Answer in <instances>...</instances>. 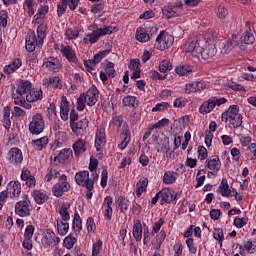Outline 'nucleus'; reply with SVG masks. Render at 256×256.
I'll list each match as a JSON object with an SVG mask.
<instances>
[{
    "mask_svg": "<svg viewBox=\"0 0 256 256\" xmlns=\"http://www.w3.org/2000/svg\"><path fill=\"white\" fill-rule=\"evenodd\" d=\"M32 87L33 84L29 80H21L16 83L12 90V100L14 105H18V107H23L24 109H31V104L27 103L25 98Z\"/></svg>",
    "mask_w": 256,
    "mask_h": 256,
    "instance_id": "f257e3e1",
    "label": "nucleus"
},
{
    "mask_svg": "<svg viewBox=\"0 0 256 256\" xmlns=\"http://www.w3.org/2000/svg\"><path fill=\"white\" fill-rule=\"evenodd\" d=\"M36 33L35 31H30L26 37V49L29 53H33L37 47H43V43L47 37V25L41 23L37 27Z\"/></svg>",
    "mask_w": 256,
    "mask_h": 256,
    "instance_id": "f03ea898",
    "label": "nucleus"
},
{
    "mask_svg": "<svg viewBox=\"0 0 256 256\" xmlns=\"http://www.w3.org/2000/svg\"><path fill=\"white\" fill-rule=\"evenodd\" d=\"M99 101V89L97 86H91L86 93L80 94L77 99V110L83 111L85 109V105L88 107H94Z\"/></svg>",
    "mask_w": 256,
    "mask_h": 256,
    "instance_id": "7ed1b4c3",
    "label": "nucleus"
},
{
    "mask_svg": "<svg viewBox=\"0 0 256 256\" xmlns=\"http://www.w3.org/2000/svg\"><path fill=\"white\" fill-rule=\"evenodd\" d=\"M222 121H230L234 128L243 125V116L239 114V105H231L228 110L222 113Z\"/></svg>",
    "mask_w": 256,
    "mask_h": 256,
    "instance_id": "20e7f679",
    "label": "nucleus"
},
{
    "mask_svg": "<svg viewBox=\"0 0 256 256\" xmlns=\"http://www.w3.org/2000/svg\"><path fill=\"white\" fill-rule=\"evenodd\" d=\"M111 33H113V26H103L102 28H97L83 38V43L85 45H93L99 41L100 37L111 35Z\"/></svg>",
    "mask_w": 256,
    "mask_h": 256,
    "instance_id": "39448f33",
    "label": "nucleus"
},
{
    "mask_svg": "<svg viewBox=\"0 0 256 256\" xmlns=\"http://www.w3.org/2000/svg\"><path fill=\"white\" fill-rule=\"evenodd\" d=\"M31 201L27 199V195L23 194V200L18 201L14 206V213L18 217H31Z\"/></svg>",
    "mask_w": 256,
    "mask_h": 256,
    "instance_id": "423d86ee",
    "label": "nucleus"
},
{
    "mask_svg": "<svg viewBox=\"0 0 256 256\" xmlns=\"http://www.w3.org/2000/svg\"><path fill=\"white\" fill-rule=\"evenodd\" d=\"M69 189H71V184L67 181V175L62 174L58 182L52 187V194L57 198L63 197L65 193H69Z\"/></svg>",
    "mask_w": 256,
    "mask_h": 256,
    "instance_id": "0eeeda50",
    "label": "nucleus"
},
{
    "mask_svg": "<svg viewBox=\"0 0 256 256\" xmlns=\"http://www.w3.org/2000/svg\"><path fill=\"white\" fill-rule=\"evenodd\" d=\"M225 103H227V98H210L200 106L199 112L201 115H207L211 113L215 107H221V105H225Z\"/></svg>",
    "mask_w": 256,
    "mask_h": 256,
    "instance_id": "6e6552de",
    "label": "nucleus"
},
{
    "mask_svg": "<svg viewBox=\"0 0 256 256\" xmlns=\"http://www.w3.org/2000/svg\"><path fill=\"white\" fill-rule=\"evenodd\" d=\"M45 130V121L43 120V114L37 113L32 117V121L29 124V131L32 135H41Z\"/></svg>",
    "mask_w": 256,
    "mask_h": 256,
    "instance_id": "1a4fd4ad",
    "label": "nucleus"
},
{
    "mask_svg": "<svg viewBox=\"0 0 256 256\" xmlns=\"http://www.w3.org/2000/svg\"><path fill=\"white\" fill-rule=\"evenodd\" d=\"M74 179L79 187H84L87 191H93V181L89 178V171L82 170L77 172Z\"/></svg>",
    "mask_w": 256,
    "mask_h": 256,
    "instance_id": "9d476101",
    "label": "nucleus"
},
{
    "mask_svg": "<svg viewBox=\"0 0 256 256\" xmlns=\"http://www.w3.org/2000/svg\"><path fill=\"white\" fill-rule=\"evenodd\" d=\"M173 36L167 32H161L156 37V47L160 51H165V49H169L173 45Z\"/></svg>",
    "mask_w": 256,
    "mask_h": 256,
    "instance_id": "9b49d317",
    "label": "nucleus"
},
{
    "mask_svg": "<svg viewBox=\"0 0 256 256\" xmlns=\"http://www.w3.org/2000/svg\"><path fill=\"white\" fill-rule=\"evenodd\" d=\"M59 243H61V238H59L55 232L47 230L42 239V245L44 249H53V247H57Z\"/></svg>",
    "mask_w": 256,
    "mask_h": 256,
    "instance_id": "f8f14e48",
    "label": "nucleus"
},
{
    "mask_svg": "<svg viewBox=\"0 0 256 256\" xmlns=\"http://www.w3.org/2000/svg\"><path fill=\"white\" fill-rule=\"evenodd\" d=\"M186 53H192V57L199 59L201 57V45L197 38H190L185 44L184 47Z\"/></svg>",
    "mask_w": 256,
    "mask_h": 256,
    "instance_id": "ddd939ff",
    "label": "nucleus"
},
{
    "mask_svg": "<svg viewBox=\"0 0 256 256\" xmlns=\"http://www.w3.org/2000/svg\"><path fill=\"white\" fill-rule=\"evenodd\" d=\"M70 127L74 135H77L78 137L85 135L87 127H89V120H87V118H82L76 122L70 123Z\"/></svg>",
    "mask_w": 256,
    "mask_h": 256,
    "instance_id": "4468645a",
    "label": "nucleus"
},
{
    "mask_svg": "<svg viewBox=\"0 0 256 256\" xmlns=\"http://www.w3.org/2000/svg\"><path fill=\"white\" fill-rule=\"evenodd\" d=\"M181 7V2L170 3L162 9V15H164V17H167V19L179 17V13H181Z\"/></svg>",
    "mask_w": 256,
    "mask_h": 256,
    "instance_id": "2eb2a0df",
    "label": "nucleus"
},
{
    "mask_svg": "<svg viewBox=\"0 0 256 256\" xmlns=\"http://www.w3.org/2000/svg\"><path fill=\"white\" fill-rule=\"evenodd\" d=\"M43 100V90L41 88H31L30 91L26 94L25 101L28 105L31 103H37V101Z\"/></svg>",
    "mask_w": 256,
    "mask_h": 256,
    "instance_id": "dca6fc26",
    "label": "nucleus"
},
{
    "mask_svg": "<svg viewBox=\"0 0 256 256\" xmlns=\"http://www.w3.org/2000/svg\"><path fill=\"white\" fill-rule=\"evenodd\" d=\"M43 67L48 71H52V73H59V71H61V62L55 57L45 58Z\"/></svg>",
    "mask_w": 256,
    "mask_h": 256,
    "instance_id": "f3484780",
    "label": "nucleus"
},
{
    "mask_svg": "<svg viewBox=\"0 0 256 256\" xmlns=\"http://www.w3.org/2000/svg\"><path fill=\"white\" fill-rule=\"evenodd\" d=\"M112 205H113V197L106 196L102 204V209H104L103 215L105 219H107L108 221H111V219H113Z\"/></svg>",
    "mask_w": 256,
    "mask_h": 256,
    "instance_id": "a211bd4d",
    "label": "nucleus"
},
{
    "mask_svg": "<svg viewBox=\"0 0 256 256\" xmlns=\"http://www.w3.org/2000/svg\"><path fill=\"white\" fill-rule=\"evenodd\" d=\"M21 181L25 182L26 187H29V189H33L35 185H37V180L35 179V176L31 175V171L27 168H23L20 175Z\"/></svg>",
    "mask_w": 256,
    "mask_h": 256,
    "instance_id": "6ab92c4d",
    "label": "nucleus"
},
{
    "mask_svg": "<svg viewBox=\"0 0 256 256\" xmlns=\"http://www.w3.org/2000/svg\"><path fill=\"white\" fill-rule=\"evenodd\" d=\"M60 53L65 57L70 63H77V55H75V50L69 45H61Z\"/></svg>",
    "mask_w": 256,
    "mask_h": 256,
    "instance_id": "aec40b11",
    "label": "nucleus"
},
{
    "mask_svg": "<svg viewBox=\"0 0 256 256\" xmlns=\"http://www.w3.org/2000/svg\"><path fill=\"white\" fill-rule=\"evenodd\" d=\"M9 161L13 165H21L23 163V152L21 149L14 147L9 151Z\"/></svg>",
    "mask_w": 256,
    "mask_h": 256,
    "instance_id": "412c9836",
    "label": "nucleus"
},
{
    "mask_svg": "<svg viewBox=\"0 0 256 256\" xmlns=\"http://www.w3.org/2000/svg\"><path fill=\"white\" fill-rule=\"evenodd\" d=\"M6 191L13 199H18L19 195H21V182L18 180L9 182Z\"/></svg>",
    "mask_w": 256,
    "mask_h": 256,
    "instance_id": "4be33fe9",
    "label": "nucleus"
},
{
    "mask_svg": "<svg viewBox=\"0 0 256 256\" xmlns=\"http://www.w3.org/2000/svg\"><path fill=\"white\" fill-rule=\"evenodd\" d=\"M42 85H44V87H50L51 89H61V87H63L61 78L57 76L43 78Z\"/></svg>",
    "mask_w": 256,
    "mask_h": 256,
    "instance_id": "5701e85b",
    "label": "nucleus"
},
{
    "mask_svg": "<svg viewBox=\"0 0 256 256\" xmlns=\"http://www.w3.org/2000/svg\"><path fill=\"white\" fill-rule=\"evenodd\" d=\"M107 143V135L105 134V128H98L95 136L96 151H101V145Z\"/></svg>",
    "mask_w": 256,
    "mask_h": 256,
    "instance_id": "b1692460",
    "label": "nucleus"
},
{
    "mask_svg": "<svg viewBox=\"0 0 256 256\" xmlns=\"http://www.w3.org/2000/svg\"><path fill=\"white\" fill-rule=\"evenodd\" d=\"M205 167L210 169V171H220L221 170V159L219 156H212L205 161Z\"/></svg>",
    "mask_w": 256,
    "mask_h": 256,
    "instance_id": "393cba45",
    "label": "nucleus"
},
{
    "mask_svg": "<svg viewBox=\"0 0 256 256\" xmlns=\"http://www.w3.org/2000/svg\"><path fill=\"white\" fill-rule=\"evenodd\" d=\"M21 65H23V61L20 58H14L8 65L4 66L3 71L6 75H11V73H15Z\"/></svg>",
    "mask_w": 256,
    "mask_h": 256,
    "instance_id": "a878e982",
    "label": "nucleus"
},
{
    "mask_svg": "<svg viewBox=\"0 0 256 256\" xmlns=\"http://www.w3.org/2000/svg\"><path fill=\"white\" fill-rule=\"evenodd\" d=\"M54 227L58 235H60V237H65V235L69 233V223L63 220H60V218L56 219V222L54 223Z\"/></svg>",
    "mask_w": 256,
    "mask_h": 256,
    "instance_id": "bb28decb",
    "label": "nucleus"
},
{
    "mask_svg": "<svg viewBox=\"0 0 256 256\" xmlns=\"http://www.w3.org/2000/svg\"><path fill=\"white\" fill-rule=\"evenodd\" d=\"M71 157H73V150H71V148H64L54 157V163H56V161L58 163H66Z\"/></svg>",
    "mask_w": 256,
    "mask_h": 256,
    "instance_id": "cd10ccee",
    "label": "nucleus"
},
{
    "mask_svg": "<svg viewBox=\"0 0 256 256\" xmlns=\"http://www.w3.org/2000/svg\"><path fill=\"white\" fill-rule=\"evenodd\" d=\"M217 55V47L213 44H209L205 49L201 48L200 57L204 60L213 59Z\"/></svg>",
    "mask_w": 256,
    "mask_h": 256,
    "instance_id": "c85d7f7f",
    "label": "nucleus"
},
{
    "mask_svg": "<svg viewBox=\"0 0 256 256\" xmlns=\"http://www.w3.org/2000/svg\"><path fill=\"white\" fill-rule=\"evenodd\" d=\"M63 174H61V171H59V169L55 168V167H50L47 169L46 175L44 177V181L46 183H51L54 179H60V177Z\"/></svg>",
    "mask_w": 256,
    "mask_h": 256,
    "instance_id": "c756f323",
    "label": "nucleus"
},
{
    "mask_svg": "<svg viewBox=\"0 0 256 256\" xmlns=\"http://www.w3.org/2000/svg\"><path fill=\"white\" fill-rule=\"evenodd\" d=\"M72 149L74 151V155L76 157H79V155H83L85 151H87V141L83 139H78L72 146Z\"/></svg>",
    "mask_w": 256,
    "mask_h": 256,
    "instance_id": "7c9ffc66",
    "label": "nucleus"
},
{
    "mask_svg": "<svg viewBox=\"0 0 256 256\" xmlns=\"http://www.w3.org/2000/svg\"><path fill=\"white\" fill-rule=\"evenodd\" d=\"M69 111V102L65 96H62L60 104V117L62 121H67L69 119Z\"/></svg>",
    "mask_w": 256,
    "mask_h": 256,
    "instance_id": "2f4dec72",
    "label": "nucleus"
},
{
    "mask_svg": "<svg viewBox=\"0 0 256 256\" xmlns=\"http://www.w3.org/2000/svg\"><path fill=\"white\" fill-rule=\"evenodd\" d=\"M48 144L49 138H47V136L31 141V146L33 147V149H35V151H43V149H45Z\"/></svg>",
    "mask_w": 256,
    "mask_h": 256,
    "instance_id": "473e14b6",
    "label": "nucleus"
},
{
    "mask_svg": "<svg viewBox=\"0 0 256 256\" xmlns=\"http://www.w3.org/2000/svg\"><path fill=\"white\" fill-rule=\"evenodd\" d=\"M32 197L37 205H43L49 200V196L47 195V193L41 190H34L32 192Z\"/></svg>",
    "mask_w": 256,
    "mask_h": 256,
    "instance_id": "72a5a7b5",
    "label": "nucleus"
},
{
    "mask_svg": "<svg viewBox=\"0 0 256 256\" xmlns=\"http://www.w3.org/2000/svg\"><path fill=\"white\" fill-rule=\"evenodd\" d=\"M147 185H149V179L142 177L136 183V197H141L144 191H147Z\"/></svg>",
    "mask_w": 256,
    "mask_h": 256,
    "instance_id": "f704fd0d",
    "label": "nucleus"
},
{
    "mask_svg": "<svg viewBox=\"0 0 256 256\" xmlns=\"http://www.w3.org/2000/svg\"><path fill=\"white\" fill-rule=\"evenodd\" d=\"M218 192L222 197H231V190L229 189V182L227 178H222L218 187Z\"/></svg>",
    "mask_w": 256,
    "mask_h": 256,
    "instance_id": "c9c22d12",
    "label": "nucleus"
},
{
    "mask_svg": "<svg viewBox=\"0 0 256 256\" xmlns=\"http://www.w3.org/2000/svg\"><path fill=\"white\" fill-rule=\"evenodd\" d=\"M79 39V30L75 27H68L65 29V40L66 41H75Z\"/></svg>",
    "mask_w": 256,
    "mask_h": 256,
    "instance_id": "e433bc0d",
    "label": "nucleus"
},
{
    "mask_svg": "<svg viewBox=\"0 0 256 256\" xmlns=\"http://www.w3.org/2000/svg\"><path fill=\"white\" fill-rule=\"evenodd\" d=\"M132 235L136 241H141V239H143V226L141 225V221L135 222Z\"/></svg>",
    "mask_w": 256,
    "mask_h": 256,
    "instance_id": "4c0bfd02",
    "label": "nucleus"
},
{
    "mask_svg": "<svg viewBox=\"0 0 256 256\" xmlns=\"http://www.w3.org/2000/svg\"><path fill=\"white\" fill-rule=\"evenodd\" d=\"M160 195V203L163 205V203H171L173 202V194L171 193V190L169 189H163L162 191L158 192Z\"/></svg>",
    "mask_w": 256,
    "mask_h": 256,
    "instance_id": "58836bf2",
    "label": "nucleus"
},
{
    "mask_svg": "<svg viewBox=\"0 0 256 256\" xmlns=\"http://www.w3.org/2000/svg\"><path fill=\"white\" fill-rule=\"evenodd\" d=\"M71 205L69 204H63L61 208L59 209L58 213L61 218H59L61 221L68 222L71 219V215L69 214V208Z\"/></svg>",
    "mask_w": 256,
    "mask_h": 256,
    "instance_id": "ea45409f",
    "label": "nucleus"
},
{
    "mask_svg": "<svg viewBox=\"0 0 256 256\" xmlns=\"http://www.w3.org/2000/svg\"><path fill=\"white\" fill-rule=\"evenodd\" d=\"M136 39L140 43H147V41H149L150 39V36L145 28L140 27V28H137L136 30Z\"/></svg>",
    "mask_w": 256,
    "mask_h": 256,
    "instance_id": "a19ab883",
    "label": "nucleus"
},
{
    "mask_svg": "<svg viewBox=\"0 0 256 256\" xmlns=\"http://www.w3.org/2000/svg\"><path fill=\"white\" fill-rule=\"evenodd\" d=\"M175 181H177V173L171 170H168L164 173V176H163L164 185H173Z\"/></svg>",
    "mask_w": 256,
    "mask_h": 256,
    "instance_id": "79ce46f5",
    "label": "nucleus"
},
{
    "mask_svg": "<svg viewBox=\"0 0 256 256\" xmlns=\"http://www.w3.org/2000/svg\"><path fill=\"white\" fill-rule=\"evenodd\" d=\"M3 113L4 129L9 131L11 129V109L9 106L4 107Z\"/></svg>",
    "mask_w": 256,
    "mask_h": 256,
    "instance_id": "37998d69",
    "label": "nucleus"
},
{
    "mask_svg": "<svg viewBox=\"0 0 256 256\" xmlns=\"http://www.w3.org/2000/svg\"><path fill=\"white\" fill-rule=\"evenodd\" d=\"M177 75H181L182 77L185 75H189L193 72V66L191 65H179L175 68Z\"/></svg>",
    "mask_w": 256,
    "mask_h": 256,
    "instance_id": "c03bdc74",
    "label": "nucleus"
},
{
    "mask_svg": "<svg viewBox=\"0 0 256 256\" xmlns=\"http://www.w3.org/2000/svg\"><path fill=\"white\" fill-rule=\"evenodd\" d=\"M72 228L77 233H79L83 229V222L81 221V216L77 212H75V214H74V219H73V222H72Z\"/></svg>",
    "mask_w": 256,
    "mask_h": 256,
    "instance_id": "a18cd8bd",
    "label": "nucleus"
},
{
    "mask_svg": "<svg viewBox=\"0 0 256 256\" xmlns=\"http://www.w3.org/2000/svg\"><path fill=\"white\" fill-rule=\"evenodd\" d=\"M55 139L56 140L54 141V145L55 147H59V145H63V143H66L67 133L64 131L56 132Z\"/></svg>",
    "mask_w": 256,
    "mask_h": 256,
    "instance_id": "49530a36",
    "label": "nucleus"
},
{
    "mask_svg": "<svg viewBox=\"0 0 256 256\" xmlns=\"http://www.w3.org/2000/svg\"><path fill=\"white\" fill-rule=\"evenodd\" d=\"M77 244V238L73 237V235H68L64 241H63V246L65 247V249H73V247H75V245Z\"/></svg>",
    "mask_w": 256,
    "mask_h": 256,
    "instance_id": "de8ad7c7",
    "label": "nucleus"
},
{
    "mask_svg": "<svg viewBox=\"0 0 256 256\" xmlns=\"http://www.w3.org/2000/svg\"><path fill=\"white\" fill-rule=\"evenodd\" d=\"M117 203H118V208L120 209V213L127 212V210L129 209V203H130L129 199L119 197L117 200Z\"/></svg>",
    "mask_w": 256,
    "mask_h": 256,
    "instance_id": "09e8293b",
    "label": "nucleus"
},
{
    "mask_svg": "<svg viewBox=\"0 0 256 256\" xmlns=\"http://www.w3.org/2000/svg\"><path fill=\"white\" fill-rule=\"evenodd\" d=\"M247 223H249V218H247V216H244L242 218L241 217H235L233 225L237 229H243V227H245V225H247Z\"/></svg>",
    "mask_w": 256,
    "mask_h": 256,
    "instance_id": "8fccbe9b",
    "label": "nucleus"
},
{
    "mask_svg": "<svg viewBox=\"0 0 256 256\" xmlns=\"http://www.w3.org/2000/svg\"><path fill=\"white\" fill-rule=\"evenodd\" d=\"M122 103H123L124 107L135 108L137 105V97L126 96L123 98Z\"/></svg>",
    "mask_w": 256,
    "mask_h": 256,
    "instance_id": "3c124183",
    "label": "nucleus"
},
{
    "mask_svg": "<svg viewBox=\"0 0 256 256\" xmlns=\"http://www.w3.org/2000/svg\"><path fill=\"white\" fill-rule=\"evenodd\" d=\"M169 107V102L157 103L155 107L152 108V113H163V111H167Z\"/></svg>",
    "mask_w": 256,
    "mask_h": 256,
    "instance_id": "603ef678",
    "label": "nucleus"
},
{
    "mask_svg": "<svg viewBox=\"0 0 256 256\" xmlns=\"http://www.w3.org/2000/svg\"><path fill=\"white\" fill-rule=\"evenodd\" d=\"M173 69V65L169 60H162L159 65L160 73H167V71H171Z\"/></svg>",
    "mask_w": 256,
    "mask_h": 256,
    "instance_id": "864d4df0",
    "label": "nucleus"
},
{
    "mask_svg": "<svg viewBox=\"0 0 256 256\" xmlns=\"http://www.w3.org/2000/svg\"><path fill=\"white\" fill-rule=\"evenodd\" d=\"M67 0H61L57 5V17H63L64 13L67 11Z\"/></svg>",
    "mask_w": 256,
    "mask_h": 256,
    "instance_id": "5fc2aeb1",
    "label": "nucleus"
},
{
    "mask_svg": "<svg viewBox=\"0 0 256 256\" xmlns=\"http://www.w3.org/2000/svg\"><path fill=\"white\" fill-rule=\"evenodd\" d=\"M101 249H103V241L98 239L92 246V256H99Z\"/></svg>",
    "mask_w": 256,
    "mask_h": 256,
    "instance_id": "6e6d98bb",
    "label": "nucleus"
},
{
    "mask_svg": "<svg viewBox=\"0 0 256 256\" xmlns=\"http://www.w3.org/2000/svg\"><path fill=\"white\" fill-rule=\"evenodd\" d=\"M165 223V219L160 218L157 222H155L152 226V235H157V233H159V231H161V228L163 227Z\"/></svg>",
    "mask_w": 256,
    "mask_h": 256,
    "instance_id": "4d7b16f0",
    "label": "nucleus"
},
{
    "mask_svg": "<svg viewBox=\"0 0 256 256\" xmlns=\"http://www.w3.org/2000/svg\"><path fill=\"white\" fill-rule=\"evenodd\" d=\"M8 19H9V13L7 12V10H1L0 11V27H3L5 29V27H7Z\"/></svg>",
    "mask_w": 256,
    "mask_h": 256,
    "instance_id": "13d9d810",
    "label": "nucleus"
},
{
    "mask_svg": "<svg viewBox=\"0 0 256 256\" xmlns=\"http://www.w3.org/2000/svg\"><path fill=\"white\" fill-rule=\"evenodd\" d=\"M187 105V99L185 97H178L173 102L175 109H183Z\"/></svg>",
    "mask_w": 256,
    "mask_h": 256,
    "instance_id": "bf43d9fd",
    "label": "nucleus"
},
{
    "mask_svg": "<svg viewBox=\"0 0 256 256\" xmlns=\"http://www.w3.org/2000/svg\"><path fill=\"white\" fill-rule=\"evenodd\" d=\"M169 125V119L163 118L159 120L157 123L150 126V131H153V129H161L162 127H167Z\"/></svg>",
    "mask_w": 256,
    "mask_h": 256,
    "instance_id": "052dcab7",
    "label": "nucleus"
},
{
    "mask_svg": "<svg viewBox=\"0 0 256 256\" xmlns=\"http://www.w3.org/2000/svg\"><path fill=\"white\" fill-rule=\"evenodd\" d=\"M235 45H237V43L235 41H233V40L226 41L224 43L223 48H222V53H225L226 55L228 53H231V51L235 47Z\"/></svg>",
    "mask_w": 256,
    "mask_h": 256,
    "instance_id": "680f3d73",
    "label": "nucleus"
},
{
    "mask_svg": "<svg viewBox=\"0 0 256 256\" xmlns=\"http://www.w3.org/2000/svg\"><path fill=\"white\" fill-rule=\"evenodd\" d=\"M243 41L246 45H252V43H255V36L251 33V29L246 30Z\"/></svg>",
    "mask_w": 256,
    "mask_h": 256,
    "instance_id": "e2e57ef3",
    "label": "nucleus"
},
{
    "mask_svg": "<svg viewBox=\"0 0 256 256\" xmlns=\"http://www.w3.org/2000/svg\"><path fill=\"white\" fill-rule=\"evenodd\" d=\"M33 235H35V226L28 225L24 231V239H33Z\"/></svg>",
    "mask_w": 256,
    "mask_h": 256,
    "instance_id": "0e129e2a",
    "label": "nucleus"
},
{
    "mask_svg": "<svg viewBox=\"0 0 256 256\" xmlns=\"http://www.w3.org/2000/svg\"><path fill=\"white\" fill-rule=\"evenodd\" d=\"M118 132L123 135V137H131V132L129 131V125L124 123L121 127H118Z\"/></svg>",
    "mask_w": 256,
    "mask_h": 256,
    "instance_id": "69168bd1",
    "label": "nucleus"
},
{
    "mask_svg": "<svg viewBox=\"0 0 256 256\" xmlns=\"http://www.w3.org/2000/svg\"><path fill=\"white\" fill-rule=\"evenodd\" d=\"M247 155H250L252 159H256V143H251L246 149Z\"/></svg>",
    "mask_w": 256,
    "mask_h": 256,
    "instance_id": "338daca9",
    "label": "nucleus"
},
{
    "mask_svg": "<svg viewBox=\"0 0 256 256\" xmlns=\"http://www.w3.org/2000/svg\"><path fill=\"white\" fill-rule=\"evenodd\" d=\"M174 256L183 255V244L181 242H176L173 246Z\"/></svg>",
    "mask_w": 256,
    "mask_h": 256,
    "instance_id": "774afa93",
    "label": "nucleus"
}]
</instances>
